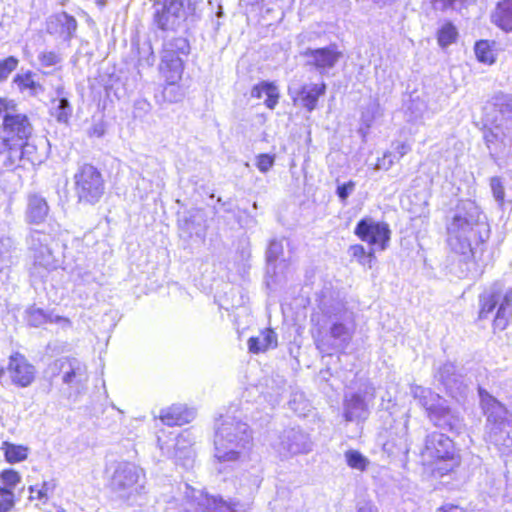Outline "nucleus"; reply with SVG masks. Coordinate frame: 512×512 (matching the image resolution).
<instances>
[{
  "mask_svg": "<svg viewBox=\"0 0 512 512\" xmlns=\"http://www.w3.org/2000/svg\"><path fill=\"white\" fill-rule=\"evenodd\" d=\"M437 512H465V511H464V509H462L458 506L449 505V506H443V507L439 508L437 510Z\"/></svg>",
  "mask_w": 512,
  "mask_h": 512,
  "instance_id": "bf43d9fd",
  "label": "nucleus"
},
{
  "mask_svg": "<svg viewBox=\"0 0 512 512\" xmlns=\"http://www.w3.org/2000/svg\"><path fill=\"white\" fill-rule=\"evenodd\" d=\"M348 252L351 257L356 259L362 265H365L367 262H369L372 256V252L367 254L362 245H352L350 246Z\"/></svg>",
  "mask_w": 512,
  "mask_h": 512,
  "instance_id": "de8ad7c7",
  "label": "nucleus"
},
{
  "mask_svg": "<svg viewBox=\"0 0 512 512\" xmlns=\"http://www.w3.org/2000/svg\"><path fill=\"white\" fill-rule=\"evenodd\" d=\"M55 19L61 26V34L64 35V38L66 40L71 39L77 29V22L75 18L63 12L58 14Z\"/></svg>",
  "mask_w": 512,
  "mask_h": 512,
  "instance_id": "c9c22d12",
  "label": "nucleus"
},
{
  "mask_svg": "<svg viewBox=\"0 0 512 512\" xmlns=\"http://www.w3.org/2000/svg\"><path fill=\"white\" fill-rule=\"evenodd\" d=\"M151 186L149 180H147L146 178L142 177L138 182H137V189H140V188H143L144 190V193L147 194L148 193V189L149 187Z\"/></svg>",
  "mask_w": 512,
  "mask_h": 512,
  "instance_id": "052dcab7",
  "label": "nucleus"
},
{
  "mask_svg": "<svg viewBox=\"0 0 512 512\" xmlns=\"http://www.w3.org/2000/svg\"><path fill=\"white\" fill-rule=\"evenodd\" d=\"M435 379L446 389V392L456 400L463 398L468 390L464 376L457 369L454 363L445 362L435 372Z\"/></svg>",
  "mask_w": 512,
  "mask_h": 512,
  "instance_id": "dca6fc26",
  "label": "nucleus"
},
{
  "mask_svg": "<svg viewBox=\"0 0 512 512\" xmlns=\"http://www.w3.org/2000/svg\"><path fill=\"white\" fill-rule=\"evenodd\" d=\"M276 346L277 335L272 329L262 330L257 336L251 337L248 340V349L251 353L255 354L265 352Z\"/></svg>",
  "mask_w": 512,
  "mask_h": 512,
  "instance_id": "bb28decb",
  "label": "nucleus"
},
{
  "mask_svg": "<svg viewBox=\"0 0 512 512\" xmlns=\"http://www.w3.org/2000/svg\"><path fill=\"white\" fill-rule=\"evenodd\" d=\"M410 392L413 398L418 401L419 405L425 409L427 417H429L431 412L445 400L431 389L419 385H412Z\"/></svg>",
  "mask_w": 512,
  "mask_h": 512,
  "instance_id": "a878e982",
  "label": "nucleus"
},
{
  "mask_svg": "<svg viewBox=\"0 0 512 512\" xmlns=\"http://www.w3.org/2000/svg\"><path fill=\"white\" fill-rule=\"evenodd\" d=\"M15 505L14 492L0 489V512H10Z\"/></svg>",
  "mask_w": 512,
  "mask_h": 512,
  "instance_id": "49530a36",
  "label": "nucleus"
},
{
  "mask_svg": "<svg viewBox=\"0 0 512 512\" xmlns=\"http://www.w3.org/2000/svg\"><path fill=\"white\" fill-rule=\"evenodd\" d=\"M345 459L349 467L360 471H364L369 464V460L357 450L346 451Z\"/></svg>",
  "mask_w": 512,
  "mask_h": 512,
  "instance_id": "4c0bfd02",
  "label": "nucleus"
},
{
  "mask_svg": "<svg viewBox=\"0 0 512 512\" xmlns=\"http://www.w3.org/2000/svg\"><path fill=\"white\" fill-rule=\"evenodd\" d=\"M201 0H164L155 4L154 23L161 30H175L188 17L196 14Z\"/></svg>",
  "mask_w": 512,
  "mask_h": 512,
  "instance_id": "6e6552de",
  "label": "nucleus"
},
{
  "mask_svg": "<svg viewBox=\"0 0 512 512\" xmlns=\"http://www.w3.org/2000/svg\"><path fill=\"white\" fill-rule=\"evenodd\" d=\"M378 110L379 104L375 101L369 103L363 110L361 120L367 128H369L372 125L374 119L376 118V115L378 114Z\"/></svg>",
  "mask_w": 512,
  "mask_h": 512,
  "instance_id": "c03bdc74",
  "label": "nucleus"
},
{
  "mask_svg": "<svg viewBox=\"0 0 512 512\" xmlns=\"http://www.w3.org/2000/svg\"><path fill=\"white\" fill-rule=\"evenodd\" d=\"M1 450L4 452L5 460L8 463H17L25 460L28 456V449L22 445H16L4 441L1 445Z\"/></svg>",
  "mask_w": 512,
  "mask_h": 512,
  "instance_id": "2f4dec72",
  "label": "nucleus"
},
{
  "mask_svg": "<svg viewBox=\"0 0 512 512\" xmlns=\"http://www.w3.org/2000/svg\"><path fill=\"white\" fill-rule=\"evenodd\" d=\"M35 262L37 264L45 266V267H49L50 266L49 259H46L45 257H43L42 259H39L38 257H35Z\"/></svg>",
  "mask_w": 512,
  "mask_h": 512,
  "instance_id": "0e129e2a",
  "label": "nucleus"
},
{
  "mask_svg": "<svg viewBox=\"0 0 512 512\" xmlns=\"http://www.w3.org/2000/svg\"><path fill=\"white\" fill-rule=\"evenodd\" d=\"M495 111L499 112L501 115V119H495V122L501 123L503 125L504 121H508L512 119V98L501 95L495 98V102L493 103Z\"/></svg>",
  "mask_w": 512,
  "mask_h": 512,
  "instance_id": "473e14b6",
  "label": "nucleus"
},
{
  "mask_svg": "<svg viewBox=\"0 0 512 512\" xmlns=\"http://www.w3.org/2000/svg\"><path fill=\"white\" fill-rule=\"evenodd\" d=\"M480 407L486 416L485 437L495 444L509 446L512 439L509 438L507 428L510 421L507 419L508 410L495 397L482 388H479Z\"/></svg>",
  "mask_w": 512,
  "mask_h": 512,
  "instance_id": "423d86ee",
  "label": "nucleus"
},
{
  "mask_svg": "<svg viewBox=\"0 0 512 512\" xmlns=\"http://www.w3.org/2000/svg\"><path fill=\"white\" fill-rule=\"evenodd\" d=\"M235 502H227L222 497L210 496L201 490L185 484L182 502L178 512H237Z\"/></svg>",
  "mask_w": 512,
  "mask_h": 512,
  "instance_id": "9d476101",
  "label": "nucleus"
},
{
  "mask_svg": "<svg viewBox=\"0 0 512 512\" xmlns=\"http://www.w3.org/2000/svg\"><path fill=\"white\" fill-rule=\"evenodd\" d=\"M11 247L12 240L9 237H0V257H3Z\"/></svg>",
  "mask_w": 512,
  "mask_h": 512,
  "instance_id": "13d9d810",
  "label": "nucleus"
},
{
  "mask_svg": "<svg viewBox=\"0 0 512 512\" xmlns=\"http://www.w3.org/2000/svg\"><path fill=\"white\" fill-rule=\"evenodd\" d=\"M13 82L17 85L20 91H29L31 96H36L44 92L43 86L33 79V73L27 72L25 74H17Z\"/></svg>",
  "mask_w": 512,
  "mask_h": 512,
  "instance_id": "7c9ffc66",
  "label": "nucleus"
},
{
  "mask_svg": "<svg viewBox=\"0 0 512 512\" xmlns=\"http://www.w3.org/2000/svg\"><path fill=\"white\" fill-rule=\"evenodd\" d=\"M310 436L300 428L285 429L279 437L277 449L283 456L306 454L312 451Z\"/></svg>",
  "mask_w": 512,
  "mask_h": 512,
  "instance_id": "2eb2a0df",
  "label": "nucleus"
},
{
  "mask_svg": "<svg viewBox=\"0 0 512 512\" xmlns=\"http://www.w3.org/2000/svg\"><path fill=\"white\" fill-rule=\"evenodd\" d=\"M193 444V440L191 438V433L188 431H183L180 433L175 439V456L177 458H181L182 455L186 458L191 457V450L189 449Z\"/></svg>",
  "mask_w": 512,
  "mask_h": 512,
  "instance_id": "72a5a7b5",
  "label": "nucleus"
},
{
  "mask_svg": "<svg viewBox=\"0 0 512 512\" xmlns=\"http://www.w3.org/2000/svg\"><path fill=\"white\" fill-rule=\"evenodd\" d=\"M208 2L210 5L216 4V6H217L216 16L219 18L222 17L224 12H223V7L220 3V0H208Z\"/></svg>",
  "mask_w": 512,
  "mask_h": 512,
  "instance_id": "680f3d73",
  "label": "nucleus"
},
{
  "mask_svg": "<svg viewBox=\"0 0 512 512\" xmlns=\"http://www.w3.org/2000/svg\"><path fill=\"white\" fill-rule=\"evenodd\" d=\"M355 183L353 181H349L347 183L338 185L337 187V195L341 201H345L349 195L354 191Z\"/></svg>",
  "mask_w": 512,
  "mask_h": 512,
  "instance_id": "864d4df0",
  "label": "nucleus"
},
{
  "mask_svg": "<svg viewBox=\"0 0 512 512\" xmlns=\"http://www.w3.org/2000/svg\"><path fill=\"white\" fill-rule=\"evenodd\" d=\"M25 218L29 224H42L50 221L49 206L44 197L39 194H29L25 210Z\"/></svg>",
  "mask_w": 512,
  "mask_h": 512,
  "instance_id": "412c9836",
  "label": "nucleus"
},
{
  "mask_svg": "<svg viewBox=\"0 0 512 512\" xmlns=\"http://www.w3.org/2000/svg\"><path fill=\"white\" fill-rule=\"evenodd\" d=\"M490 187H491V190H492L495 200L499 204H502L504 202V198H505V189H504V185L502 183L501 178L496 177V176L492 177L490 179Z\"/></svg>",
  "mask_w": 512,
  "mask_h": 512,
  "instance_id": "09e8293b",
  "label": "nucleus"
},
{
  "mask_svg": "<svg viewBox=\"0 0 512 512\" xmlns=\"http://www.w3.org/2000/svg\"><path fill=\"white\" fill-rule=\"evenodd\" d=\"M7 371L13 384L25 388L36 378V368L24 355L16 352L10 355Z\"/></svg>",
  "mask_w": 512,
  "mask_h": 512,
  "instance_id": "6ab92c4d",
  "label": "nucleus"
},
{
  "mask_svg": "<svg viewBox=\"0 0 512 512\" xmlns=\"http://www.w3.org/2000/svg\"><path fill=\"white\" fill-rule=\"evenodd\" d=\"M195 417V411L181 404H174L162 409L159 418L168 426H181L191 422Z\"/></svg>",
  "mask_w": 512,
  "mask_h": 512,
  "instance_id": "5701e85b",
  "label": "nucleus"
},
{
  "mask_svg": "<svg viewBox=\"0 0 512 512\" xmlns=\"http://www.w3.org/2000/svg\"><path fill=\"white\" fill-rule=\"evenodd\" d=\"M190 53V45L186 38L177 37L164 43L159 70L166 82L178 83L184 71L183 56Z\"/></svg>",
  "mask_w": 512,
  "mask_h": 512,
  "instance_id": "1a4fd4ad",
  "label": "nucleus"
},
{
  "mask_svg": "<svg viewBox=\"0 0 512 512\" xmlns=\"http://www.w3.org/2000/svg\"><path fill=\"white\" fill-rule=\"evenodd\" d=\"M40 64L44 67H51L61 62V56L55 51H42L38 55Z\"/></svg>",
  "mask_w": 512,
  "mask_h": 512,
  "instance_id": "a18cd8bd",
  "label": "nucleus"
},
{
  "mask_svg": "<svg viewBox=\"0 0 512 512\" xmlns=\"http://www.w3.org/2000/svg\"><path fill=\"white\" fill-rule=\"evenodd\" d=\"M475 235L472 226H449L447 243L452 251L459 254V262L465 265L459 277L465 278L470 272V266L473 264L471 258L473 257L471 248V237Z\"/></svg>",
  "mask_w": 512,
  "mask_h": 512,
  "instance_id": "4468645a",
  "label": "nucleus"
},
{
  "mask_svg": "<svg viewBox=\"0 0 512 512\" xmlns=\"http://www.w3.org/2000/svg\"><path fill=\"white\" fill-rule=\"evenodd\" d=\"M57 484L54 479L50 481H44L41 485V488L37 490L36 498L46 503L49 499V495L52 494L56 488Z\"/></svg>",
  "mask_w": 512,
  "mask_h": 512,
  "instance_id": "8fccbe9b",
  "label": "nucleus"
},
{
  "mask_svg": "<svg viewBox=\"0 0 512 512\" xmlns=\"http://www.w3.org/2000/svg\"><path fill=\"white\" fill-rule=\"evenodd\" d=\"M48 320V316L40 308H30L27 310V321L33 327H39Z\"/></svg>",
  "mask_w": 512,
  "mask_h": 512,
  "instance_id": "37998d69",
  "label": "nucleus"
},
{
  "mask_svg": "<svg viewBox=\"0 0 512 512\" xmlns=\"http://www.w3.org/2000/svg\"><path fill=\"white\" fill-rule=\"evenodd\" d=\"M31 239L32 241L34 240H37L40 244V247H41V254H44V252H47L48 254V257L50 256V253H49V249L47 247V239L46 237H44V239H40V233L38 231H34L32 234H31Z\"/></svg>",
  "mask_w": 512,
  "mask_h": 512,
  "instance_id": "4d7b16f0",
  "label": "nucleus"
},
{
  "mask_svg": "<svg viewBox=\"0 0 512 512\" xmlns=\"http://www.w3.org/2000/svg\"><path fill=\"white\" fill-rule=\"evenodd\" d=\"M283 244L281 240H271L266 252V259L268 262V268L282 255Z\"/></svg>",
  "mask_w": 512,
  "mask_h": 512,
  "instance_id": "79ce46f5",
  "label": "nucleus"
},
{
  "mask_svg": "<svg viewBox=\"0 0 512 512\" xmlns=\"http://www.w3.org/2000/svg\"><path fill=\"white\" fill-rule=\"evenodd\" d=\"M37 490L34 486H30L29 487V491H30V498H36V495H37Z\"/></svg>",
  "mask_w": 512,
  "mask_h": 512,
  "instance_id": "69168bd1",
  "label": "nucleus"
},
{
  "mask_svg": "<svg viewBox=\"0 0 512 512\" xmlns=\"http://www.w3.org/2000/svg\"><path fill=\"white\" fill-rule=\"evenodd\" d=\"M492 21L504 31H512V0H502L498 3Z\"/></svg>",
  "mask_w": 512,
  "mask_h": 512,
  "instance_id": "c756f323",
  "label": "nucleus"
},
{
  "mask_svg": "<svg viewBox=\"0 0 512 512\" xmlns=\"http://www.w3.org/2000/svg\"><path fill=\"white\" fill-rule=\"evenodd\" d=\"M323 315L327 318L329 328L323 331L320 327L313 335L317 349L331 355L343 353L351 343L355 333L354 322L347 316V312L340 303L321 307Z\"/></svg>",
  "mask_w": 512,
  "mask_h": 512,
  "instance_id": "7ed1b4c3",
  "label": "nucleus"
},
{
  "mask_svg": "<svg viewBox=\"0 0 512 512\" xmlns=\"http://www.w3.org/2000/svg\"><path fill=\"white\" fill-rule=\"evenodd\" d=\"M74 179L75 192L80 202L94 204L99 201L104 193V180L94 166H82Z\"/></svg>",
  "mask_w": 512,
  "mask_h": 512,
  "instance_id": "f8f14e48",
  "label": "nucleus"
},
{
  "mask_svg": "<svg viewBox=\"0 0 512 512\" xmlns=\"http://www.w3.org/2000/svg\"><path fill=\"white\" fill-rule=\"evenodd\" d=\"M163 100L169 103L178 102L182 99L183 94L177 83L166 82L162 91Z\"/></svg>",
  "mask_w": 512,
  "mask_h": 512,
  "instance_id": "ea45409f",
  "label": "nucleus"
},
{
  "mask_svg": "<svg viewBox=\"0 0 512 512\" xmlns=\"http://www.w3.org/2000/svg\"><path fill=\"white\" fill-rule=\"evenodd\" d=\"M19 60L14 56L0 59V82L5 81L9 75L17 68Z\"/></svg>",
  "mask_w": 512,
  "mask_h": 512,
  "instance_id": "a19ab883",
  "label": "nucleus"
},
{
  "mask_svg": "<svg viewBox=\"0 0 512 512\" xmlns=\"http://www.w3.org/2000/svg\"><path fill=\"white\" fill-rule=\"evenodd\" d=\"M375 397L376 390L371 384L366 385L361 391L345 394L343 401L344 419L347 422L366 420Z\"/></svg>",
  "mask_w": 512,
  "mask_h": 512,
  "instance_id": "ddd939ff",
  "label": "nucleus"
},
{
  "mask_svg": "<svg viewBox=\"0 0 512 512\" xmlns=\"http://www.w3.org/2000/svg\"><path fill=\"white\" fill-rule=\"evenodd\" d=\"M421 460L423 465L432 467L441 476L447 474L459 463L454 442L440 432H432L426 436Z\"/></svg>",
  "mask_w": 512,
  "mask_h": 512,
  "instance_id": "39448f33",
  "label": "nucleus"
},
{
  "mask_svg": "<svg viewBox=\"0 0 512 512\" xmlns=\"http://www.w3.org/2000/svg\"><path fill=\"white\" fill-rule=\"evenodd\" d=\"M325 92L326 84L324 82L320 84H305L299 89H294L292 87L288 88V94L292 98L294 104L299 102L301 106L309 112L316 108L319 97L324 95Z\"/></svg>",
  "mask_w": 512,
  "mask_h": 512,
  "instance_id": "aec40b11",
  "label": "nucleus"
},
{
  "mask_svg": "<svg viewBox=\"0 0 512 512\" xmlns=\"http://www.w3.org/2000/svg\"><path fill=\"white\" fill-rule=\"evenodd\" d=\"M251 96L257 99L266 96L264 103L269 109H274L279 99L277 87L267 81L255 85L251 90Z\"/></svg>",
  "mask_w": 512,
  "mask_h": 512,
  "instance_id": "c85d7f7f",
  "label": "nucleus"
},
{
  "mask_svg": "<svg viewBox=\"0 0 512 512\" xmlns=\"http://www.w3.org/2000/svg\"><path fill=\"white\" fill-rule=\"evenodd\" d=\"M475 54L477 59L486 64L494 62V55L487 41H479L475 45Z\"/></svg>",
  "mask_w": 512,
  "mask_h": 512,
  "instance_id": "58836bf2",
  "label": "nucleus"
},
{
  "mask_svg": "<svg viewBox=\"0 0 512 512\" xmlns=\"http://www.w3.org/2000/svg\"><path fill=\"white\" fill-rule=\"evenodd\" d=\"M493 312L494 329L505 330L512 318V286L497 281L479 295V319H488Z\"/></svg>",
  "mask_w": 512,
  "mask_h": 512,
  "instance_id": "20e7f679",
  "label": "nucleus"
},
{
  "mask_svg": "<svg viewBox=\"0 0 512 512\" xmlns=\"http://www.w3.org/2000/svg\"><path fill=\"white\" fill-rule=\"evenodd\" d=\"M274 165V157L269 154H260L257 157L256 166L259 171L266 173Z\"/></svg>",
  "mask_w": 512,
  "mask_h": 512,
  "instance_id": "3c124183",
  "label": "nucleus"
},
{
  "mask_svg": "<svg viewBox=\"0 0 512 512\" xmlns=\"http://www.w3.org/2000/svg\"><path fill=\"white\" fill-rule=\"evenodd\" d=\"M358 512H378V509L375 506L366 503L359 507Z\"/></svg>",
  "mask_w": 512,
  "mask_h": 512,
  "instance_id": "e2e57ef3",
  "label": "nucleus"
},
{
  "mask_svg": "<svg viewBox=\"0 0 512 512\" xmlns=\"http://www.w3.org/2000/svg\"><path fill=\"white\" fill-rule=\"evenodd\" d=\"M215 457L219 462H238L248 456L252 435L247 423L235 416L221 417L215 434Z\"/></svg>",
  "mask_w": 512,
  "mask_h": 512,
  "instance_id": "f03ea898",
  "label": "nucleus"
},
{
  "mask_svg": "<svg viewBox=\"0 0 512 512\" xmlns=\"http://www.w3.org/2000/svg\"><path fill=\"white\" fill-rule=\"evenodd\" d=\"M458 32L456 27L451 23H445L437 33V41L440 47L446 48L457 39Z\"/></svg>",
  "mask_w": 512,
  "mask_h": 512,
  "instance_id": "f704fd0d",
  "label": "nucleus"
},
{
  "mask_svg": "<svg viewBox=\"0 0 512 512\" xmlns=\"http://www.w3.org/2000/svg\"><path fill=\"white\" fill-rule=\"evenodd\" d=\"M302 56L306 59V65L313 67L321 75L332 69L342 56L335 44L323 48H307L302 52Z\"/></svg>",
  "mask_w": 512,
  "mask_h": 512,
  "instance_id": "f3484780",
  "label": "nucleus"
},
{
  "mask_svg": "<svg viewBox=\"0 0 512 512\" xmlns=\"http://www.w3.org/2000/svg\"><path fill=\"white\" fill-rule=\"evenodd\" d=\"M415 105L417 110H420L418 106H423V103H419V102H415V101H412V104L411 106L409 107V109H412V106Z\"/></svg>",
  "mask_w": 512,
  "mask_h": 512,
  "instance_id": "338daca9",
  "label": "nucleus"
},
{
  "mask_svg": "<svg viewBox=\"0 0 512 512\" xmlns=\"http://www.w3.org/2000/svg\"><path fill=\"white\" fill-rule=\"evenodd\" d=\"M395 155L392 152H386L382 158H378L375 164L376 170H388L394 163Z\"/></svg>",
  "mask_w": 512,
  "mask_h": 512,
  "instance_id": "603ef678",
  "label": "nucleus"
},
{
  "mask_svg": "<svg viewBox=\"0 0 512 512\" xmlns=\"http://www.w3.org/2000/svg\"><path fill=\"white\" fill-rule=\"evenodd\" d=\"M393 149L395 158L400 159L411 150V146L406 142L397 141L393 143Z\"/></svg>",
  "mask_w": 512,
  "mask_h": 512,
  "instance_id": "6e6d98bb",
  "label": "nucleus"
},
{
  "mask_svg": "<svg viewBox=\"0 0 512 512\" xmlns=\"http://www.w3.org/2000/svg\"><path fill=\"white\" fill-rule=\"evenodd\" d=\"M2 485L0 489H6L8 492H14L15 487L21 482L20 474L13 469H5L0 473Z\"/></svg>",
  "mask_w": 512,
  "mask_h": 512,
  "instance_id": "e433bc0d",
  "label": "nucleus"
},
{
  "mask_svg": "<svg viewBox=\"0 0 512 512\" xmlns=\"http://www.w3.org/2000/svg\"><path fill=\"white\" fill-rule=\"evenodd\" d=\"M465 0H431V3L436 10L445 11L454 8L456 3H463Z\"/></svg>",
  "mask_w": 512,
  "mask_h": 512,
  "instance_id": "5fc2aeb1",
  "label": "nucleus"
},
{
  "mask_svg": "<svg viewBox=\"0 0 512 512\" xmlns=\"http://www.w3.org/2000/svg\"><path fill=\"white\" fill-rule=\"evenodd\" d=\"M145 472L135 463L117 462L109 478V489L118 499L128 501L140 495L145 488Z\"/></svg>",
  "mask_w": 512,
  "mask_h": 512,
  "instance_id": "0eeeda50",
  "label": "nucleus"
},
{
  "mask_svg": "<svg viewBox=\"0 0 512 512\" xmlns=\"http://www.w3.org/2000/svg\"><path fill=\"white\" fill-rule=\"evenodd\" d=\"M55 93L56 97L51 100L50 114L57 122L66 124L72 116L73 107L63 86H58Z\"/></svg>",
  "mask_w": 512,
  "mask_h": 512,
  "instance_id": "b1692460",
  "label": "nucleus"
},
{
  "mask_svg": "<svg viewBox=\"0 0 512 512\" xmlns=\"http://www.w3.org/2000/svg\"><path fill=\"white\" fill-rule=\"evenodd\" d=\"M51 376H61L63 384L67 385L71 393L80 394L86 389L89 380L87 366L74 357L56 359L50 366Z\"/></svg>",
  "mask_w": 512,
  "mask_h": 512,
  "instance_id": "9b49d317",
  "label": "nucleus"
},
{
  "mask_svg": "<svg viewBox=\"0 0 512 512\" xmlns=\"http://www.w3.org/2000/svg\"><path fill=\"white\" fill-rule=\"evenodd\" d=\"M428 418L437 428L456 434H460L465 427L463 416L456 408L449 406L447 400L438 405Z\"/></svg>",
  "mask_w": 512,
  "mask_h": 512,
  "instance_id": "a211bd4d",
  "label": "nucleus"
},
{
  "mask_svg": "<svg viewBox=\"0 0 512 512\" xmlns=\"http://www.w3.org/2000/svg\"><path fill=\"white\" fill-rule=\"evenodd\" d=\"M0 161L6 167L19 166L22 161L33 163L31 156L35 146L28 143L33 126L28 116L19 111L18 105L6 98H0Z\"/></svg>",
  "mask_w": 512,
  "mask_h": 512,
  "instance_id": "f257e3e1",
  "label": "nucleus"
},
{
  "mask_svg": "<svg viewBox=\"0 0 512 512\" xmlns=\"http://www.w3.org/2000/svg\"><path fill=\"white\" fill-rule=\"evenodd\" d=\"M454 224H481L478 206L472 201H466L458 207L453 216Z\"/></svg>",
  "mask_w": 512,
  "mask_h": 512,
  "instance_id": "cd10ccee",
  "label": "nucleus"
},
{
  "mask_svg": "<svg viewBox=\"0 0 512 512\" xmlns=\"http://www.w3.org/2000/svg\"><path fill=\"white\" fill-rule=\"evenodd\" d=\"M357 224L363 225V224H368V223L365 219H361Z\"/></svg>",
  "mask_w": 512,
  "mask_h": 512,
  "instance_id": "774afa93",
  "label": "nucleus"
},
{
  "mask_svg": "<svg viewBox=\"0 0 512 512\" xmlns=\"http://www.w3.org/2000/svg\"><path fill=\"white\" fill-rule=\"evenodd\" d=\"M355 233L371 246L384 250L390 240L388 226H356Z\"/></svg>",
  "mask_w": 512,
  "mask_h": 512,
  "instance_id": "4be33fe9",
  "label": "nucleus"
},
{
  "mask_svg": "<svg viewBox=\"0 0 512 512\" xmlns=\"http://www.w3.org/2000/svg\"><path fill=\"white\" fill-rule=\"evenodd\" d=\"M501 126V123H497L493 129L484 132L486 146L489 149L490 156L494 160L503 154L508 147V143Z\"/></svg>",
  "mask_w": 512,
  "mask_h": 512,
  "instance_id": "393cba45",
  "label": "nucleus"
}]
</instances>
